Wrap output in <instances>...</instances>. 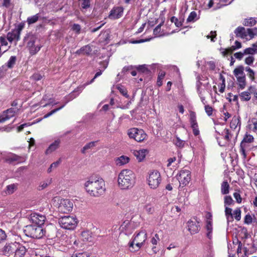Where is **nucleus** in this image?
<instances>
[{"mask_svg": "<svg viewBox=\"0 0 257 257\" xmlns=\"http://www.w3.org/2000/svg\"><path fill=\"white\" fill-rule=\"evenodd\" d=\"M253 220V218L249 214H247L245 216L244 223L246 224H251Z\"/></svg>", "mask_w": 257, "mask_h": 257, "instance_id": "nucleus-57", "label": "nucleus"}, {"mask_svg": "<svg viewBox=\"0 0 257 257\" xmlns=\"http://www.w3.org/2000/svg\"><path fill=\"white\" fill-rule=\"evenodd\" d=\"M47 101L44 105L43 107H46L50 104H52L53 105H56L58 103V102H55L54 100L51 98L49 97V96L45 95L43 96V99L41 101V103L43 104L44 101Z\"/></svg>", "mask_w": 257, "mask_h": 257, "instance_id": "nucleus-33", "label": "nucleus"}, {"mask_svg": "<svg viewBox=\"0 0 257 257\" xmlns=\"http://www.w3.org/2000/svg\"><path fill=\"white\" fill-rule=\"evenodd\" d=\"M127 135L131 139H134L138 142L144 141L147 137V135L142 129L133 127L127 131Z\"/></svg>", "mask_w": 257, "mask_h": 257, "instance_id": "nucleus-11", "label": "nucleus"}, {"mask_svg": "<svg viewBox=\"0 0 257 257\" xmlns=\"http://www.w3.org/2000/svg\"><path fill=\"white\" fill-rule=\"evenodd\" d=\"M16 249L15 251L14 257H23L27 251L25 246L18 242H16Z\"/></svg>", "mask_w": 257, "mask_h": 257, "instance_id": "nucleus-26", "label": "nucleus"}, {"mask_svg": "<svg viewBox=\"0 0 257 257\" xmlns=\"http://www.w3.org/2000/svg\"><path fill=\"white\" fill-rule=\"evenodd\" d=\"M91 236L88 231H83L81 234L80 239L86 243L87 241H90Z\"/></svg>", "mask_w": 257, "mask_h": 257, "instance_id": "nucleus-36", "label": "nucleus"}, {"mask_svg": "<svg viewBox=\"0 0 257 257\" xmlns=\"http://www.w3.org/2000/svg\"><path fill=\"white\" fill-rule=\"evenodd\" d=\"M60 140H57L52 143L45 151V154L48 155L56 150L59 147Z\"/></svg>", "mask_w": 257, "mask_h": 257, "instance_id": "nucleus-29", "label": "nucleus"}, {"mask_svg": "<svg viewBox=\"0 0 257 257\" xmlns=\"http://www.w3.org/2000/svg\"><path fill=\"white\" fill-rule=\"evenodd\" d=\"M84 187L90 196L95 197L103 195L106 190L104 180L97 176L89 178L84 184Z\"/></svg>", "mask_w": 257, "mask_h": 257, "instance_id": "nucleus-1", "label": "nucleus"}, {"mask_svg": "<svg viewBox=\"0 0 257 257\" xmlns=\"http://www.w3.org/2000/svg\"><path fill=\"white\" fill-rule=\"evenodd\" d=\"M77 223V218L73 216H66L59 219L60 226L66 229H74L76 227Z\"/></svg>", "mask_w": 257, "mask_h": 257, "instance_id": "nucleus-8", "label": "nucleus"}, {"mask_svg": "<svg viewBox=\"0 0 257 257\" xmlns=\"http://www.w3.org/2000/svg\"><path fill=\"white\" fill-rule=\"evenodd\" d=\"M20 36L21 35L17 31L13 29L8 33L7 39L8 41L11 43L13 42H15V45H16L17 42L20 40Z\"/></svg>", "mask_w": 257, "mask_h": 257, "instance_id": "nucleus-21", "label": "nucleus"}, {"mask_svg": "<svg viewBox=\"0 0 257 257\" xmlns=\"http://www.w3.org/2000/svg\"><path fill=\"white\" fill-rule=\"evenodd\" d=\"M16 60L17 58L16 56H11L7 63V66H8V67L10 68L13 67V66L16 63Z\"/></svg>", "mask_w": 257, "mask_h": 257, "instance_id": "nucleus-49", "label": "nucleus"}, {"mask_svg": "<svg viewBox=\"0 0 257 257\" xmlns=\"http://www.w3.org/2000/svg\"><path fill=\"white\" fill-rule=\"evenodd\" d=\"M82 90H83V87H79L76 90H73V91H72L68 95L66 96L65 97L64 99H65V101L62 105H61L60 107H59L58 108H55V109L52 110V111H51L50 112L48 113L47 114H45L44 116V118H46L50 116L51 115H52V114H53L54 113L56 112L57 111H58L59 110L63 108L68 102L73 100V99L76 98L77 96H78V95L82 91Z\"/></svg>", "mask_w": 257, "mask_h": 257, "instance_id": "nucleus-10", "label": "nucleus"}, {"mask_svg": "<svg viewBox=\"0 0 257 257\" xmlns=\"http://www.w3.org/2000/svg\"><path fill=\"white\" fill-rule=\"evenodd\" d=\"M229 185L227 181H223L221 184V191L222 194H227L229 193Z\"/></svg>", "mask_w": 257, "mask_h": 257, "instance_id": "nucleus-39", "label": "nucleus"}, {"mask_svg": "<svg viewBox=\"0 0 257 257\" xmlns=\"http://www.w3.org/2000/svg\"><path fill=\"white\" fill-rule=\"evenodd\" d=\"M130 161V158L126 156H121L115 160L116 165L119 166L126 164Z\"/></svg>", "mask_w": 257, "mask_h": 257, "instance_id": "nucleus-31", "label": "nucleus"}, {"mask_svg": "<svg viewBox=\"0 0 257 257\" xmlns=\"http://www.w3.org/2000/svg\"><path fill=\"white\" fill-rule=\"evenodd\" d=\"M16 242H11L6 243L1 250L3 254L8 257H14L15 251L16 249Z\"/></svg>", "mask_w": 257, "mask_h": 257, "instance_id": "nucleus-15", "label": "nucleus"}, {"mask_svg": "<svg viewBox=\"0 0 257 257\" xmlns=\"http://www.w3.org/2000/svg\"><path fill=\"white\" fill-rule=\"evenodd\" d=\"M143 209L144 211L149 214H152L154 211L153 205L150 203L143 205Z\"/></svg>", "mask_w": 257, "mask_h": 257, "instance_id": "nucleus-42", "label": "nucleus"}, {"mask_svg": "<svg viewBox=\"0 0 257 257\" xmlns=\"http://www.w3.org/2000/svg\"><path fill=\"white\" fill-rule=\"evenodd\" d=\"M208 217L207 218V220L206 222V228L207 231H212V224L211 219H210V217H211V215L210 213H208Z\"/></svg>", "mask_w": 257, "mask_h": 257, "instance_id": "nucleus-46", "label": "nucleus"}, {"mask_svg": "<svg viewBox=\"0 0 257 257\" xmlns=\"http://www.w3.org/2000/svg\"><path fill=\"white\" fill-rule=\"evenodd\" d=\"M117 87L118 90L119 91V92L123 96H124L126 98L128 97L129 96L127 94V91H126V89L124 87H123L122 86H118Z\"/></svg>", "mask_w": 257, "mask_h": 257, "instance_id": "nucleus-60", "label": "nucleus"}, {"mask_svg": "<svg viewBox=\"0 0 257 257\" xmlns=\"http://www.w3.org/2000/svg\"><path fill=\"white\" fill-rule=\"evenodd\" d=\"M254 54H248L247 57L245 58L244 62L248 65H251L254 61L255 58L254 57Z\"/></svg>", "mask_w": 257, "mask_h": 257, "instance_id": "nucleus-41", "label": "nucleus"}, {"mask_svg": "<svg viewBox=\"0 0 257 257\" xmlns=\"http://www.w3.org/2000/svg\"><path fill=\"white\" fill-rule=\"evenodd\" d=\"M80 1H81V7L82 9L85 10L90 7V0H80Z\"/></svg>", "mask_w": 257, "mask_h": 257, "instance_id": "nucleus-56", "label": "nucleus"}, {"mask_svg": "<svg viewBox=\"0 0 257 257\" xmlns=\"http://www.w3.org/2000/svg\"><path fill=\"white\" fill-rule=\"evenodd\" d=\"M245 70L247 72V76L251 80H253L254 79V72L253 70L249 67H246L245 68Z\"/></svg>", "mask_w": 257, "mask_h": 257, "instance_id": "nucleus-51", "label": "nucleus"}, {"mask_svg": "<svg viewBox=\"0 0 257 257\" xmlns=\"http://www.w3.org/2000/svg\"><path fill=\"white\" fill-rule=\"evenodd\" d=\"M160 240L159 236L158 234H155V236L151 239V243L153 245H157L158 241Z\"/></svg>", "mask_w": 257, "mask_h": 257, "instance_id": "nucleus-64", "label": "nucleus"}, {"mask_svg": "<svg viewBox=\"0 0 257 257\" xmlns=\"http://www.w3.org/2000/svg\"><path fill=\"white\" fill-rule=\"evenodd\" d=\"M24 232L27 236L34 238H41L45 233L42 226L36 224L26 226Z\"/></svg>", "mask_w": 257, "mask_h": 257, "instance_id": "nucleus-5", "label": "nucleus"}, {"mask_svg": "<svg viewBox=\"0 0 257 257\" xmlns=\"http://www.w3.org/2000/svg\"><path fill=\"white\" fill-rule=\"evenodd\" d=\"M71 257H95V256L90 252L82 251V250H74Z\"/></svg>", "mask_w": 257, "mask_h": 257, "instance_id": "nucleus-28", "label": "nucleus"}, {"mask_svg": "<svg viewBox=\"0 0 257 257\" xmlns=\"http://www.w3.org/2000/svg\"><path fill=\"white\" fill-rule=\"evenodd\" d=\"M205 110L208 116H211L212 114L213 108L209 105H205Z\"/></svg>", "mask_w": 257, "mask_h": 257, "instance_id": "nucleus-63", "label": "nucleus"}, {"mask_svg": "<svg viewBox=\"0 0 257 257\" xmlns=\"http://www.w3.org/2000/svg\"><path fill=\"white\" fill-rule=\"evenodd\" d=\"M61 163V160L59 159L58 161L55 162L51 164L49 168L47 170V172L50 173L54 169H56Z\"/></svg>", "mask_w": 257, "mask_h": 257, "instance_id": "nucleus-48", "label": "nucleus"}, {"mask_svg": "<svg viewBox=\"0 0 257 257\" xmlns=\"http://www.w3.org/2000/svg\"><path fill=\"white\" fill-rule=\"evenodd\" d=\"M200 221L196 217H193L187 222L188 230L191 234H194L200 230Z\"/></svg>", "mask_w": 257, "mask_h": 257, "instance_id": "nucleus-14", "label": "nucleus"}, {"mask_svg": "<svg viewBox=\"0 0 257 257\" xmlns=\"http://www.w3.org/2000/svg\"><path fill=\"white\" fill-rule=\"evenodd\" d=\"M16 189V186L15 184H11L7 187V193L12 194Z\"/></svg>", "mask_w": 257, "mask_h": 257, "instance_id": "nucleus-58", "label": "nucleus"}, {"mask_svg": "<svg viewBox=\"0 0 257 257\" xmlns=\"http://www.w3.org/2000/svg\"><path fill=\"white\" fill-rule=\"evenodd\" d=\"M250 128L253 132L257 131V119L255 118H253L251 119L250 121V124H249Z\"/></svg>", "mask_w": 257, "mask_h": 257, "instance_id": "nucleus-52", "label": "nucleus"}, {"mask_svg": "<svg viewBox=\"0 0 257 257\" xmlns=\"http://www.w3.org/2000/svg\"><path fill=\"white\" fill-rule=\"evenodd\" d=\"M147 237L145 230L139 232L129 243L130 250L132 252L138 250L143 245Z\"/></svg>", "mask_w": 257, "mask_h": 257, "instance_id": "nucleus-4", "label": "nucleus"}, {"mask_svg": "<svg viewBox=\"0 0 257 257\" xmlns=\"http://www.w3.org/2000/svg\"><path fill=\"white\" fill-rule=\"evenodd\" d=\"M135 175L129 169H124L118 175L117 183L121 189L126 190L132 188L135 183Z\"/></svg>", "mask_w": 257, "mask_h": 257, "instance_id": "nucleus-2", "label": "nucleus"}, {"mask_svg": "<svg viewBox=\"0 0 257 257\" xmlns=\"http://www.w3.org/2000/svg\"><path fill=\"white\" fill-rule=\"evenodd\" d=\"M223 135H224V139L228 142L231 139V136L229 132V130L228 129H225L222 132Z\"/></svg>", "mask_w": 257, "mask_h": 257, "instance_id": "nucleus-59", "label": "nucleus"}, {"mask_svg": "<svg viewBox=\"0 0 257 257\" xmlns=\"http://www.w3.org/2000/svg\"><path fill=\"white\" fill-rule=\"evenodd\" d=\"M165 76V72L163 71H160L158 74L157 79V85L159 86H161L162 85V81Z\"/></svg>", "mask_w": 257, "mask_h": 257, "instance_id": "nucleus-45", "label": "nucleus"}, {"mask_svg": "<svg viewBox=\"0 0 257 257\" xmlns=\"http://www.w3.org/2000/svg\"><path fill=\"white\" fill-rule=\"evenodd\" d=\"M177 179L180 183L179 188L181 185H182V187L186 186L191 180V172L187 170L180 171L177 176Z\"/></svg>", "mask_w": 257, "mask_h": 257, "instance_id": "nucleus-12", "label": "nucleus"}, {"mask_svg": "<svg viewBox=\"0 0 257 257\" xmlns=\"http://www.w3.org/2000/svg\"><path fill=\"white\" fill-rule=\"evenodd\" d=\"M137 70L142 73L148 72V69L146 65H139L137 67Z\"/></svg>", "mask_w": 257, "mask_h": 257, "instance_id": "nucleus-62", "label": "nucleus"}, {"mask_svg": "<svg viewBox=\"0 0 257 257\" xmlns=\"http://www.w3.org/2000/svg\"><path fill=\"white\" fill-rule=\"evenodd\" d=\"M234 33L236 37L241 38H245L247 36V34L244 28L242 27H237L235 30Z\"/></svg>", "mask_w": 257, "mask_h": 257, "instance_id": "nucleus-32", "label": "nucleus"}, {"mask_svg": "<svg viewBox=\"0 0 257 257\" xmlns=\"http://www.w3.org/2000/svg\"><path fill=\"white\" fill-rule=\"evenodd\" d=\"M190 122L193 130V133L195 136H199L200 131L199 130L198 123L196 120V114L193 111L190 112Z\"/></svg>", "mask_w": 257, "mask_h": 257, "instance_id": "nucleus-16", "label": "nucleus"}, {"mask_svg": "<svg viewBox=\"0 0 257 257\" xmlns=\"http://www.w3.org/2000/svg\"><path fill=\"white\" fill-rule=\"evenodd\" d=\"M197 17V14L195 12L193 11L192 12L189 17L187 18V22H194L196 20Z\"/></svg>", "mask_w": 257, "mask_h": 257, "instance_id": "nucleus-55", "label": "nucleus"}, {"mask_svg": "<svg viewBox=\"0 0 257 257\" xmlns=\"http://www.w3.org/2000/svg\"><path fill=\"white\" fill-rule=\"evenodd\" d=\"M233 203V200L230 196H226L224 197V206L231 205Z\"/></svg>", "mask_w": 257, "mask_h": 257, "instance_id": "nucleus-53", "label": "nucleus"}, {"mask_svg": "<svg viewBox=\"0 0 257 257\" xmlns=\"http://www.w3.org/2000/svg\"><path fill=\"white\" fill-rule=\"evenodd\" d=\"M148 153L149 151L147 149H143L139 150H134L133 154L137 158L139 162H142L144 160Z\"/></svg>", "mask_w": 257, "mask_h": 257, "instance_id": "nucleus-25", "label": "nucleus"}, {"mask_svg": "<svg viewBox=\"0 0 257 257\" xmlns=\"http://www.w3.org/2000/svg\"><path fill=\"white\" fill-rule=\"evenodd\" d=\"M176 146L179 148H183L185 144V141L181 140L180 138L177 137L175 141Z\"/></svg>", "mask_w": 257, "mask_h": 257, "instance_id": "nucleus-54", "label": "nucleus"}, {"mask_svg": "<svg viewBox=\"0 0 257 257\" xmlns=\"http://www.w3.org/2000/svg\"><path fill=\"white\" fill-rule=\"evenodd\" d=\"M101 74H102V71H101V70H100V71H99L97 72L96 73V74H95L94 77H93V78L90 80V82H87V83H85L84 84H83V85H80V86H78V87L77 88H76L74 90H77L79 87H83V89H84V88H85V87L86 86H87V85H88V84H90L92 83L94 81V79H95V78H96L97 77H98V76H100V75H101Z\"/></svg>", "mask_w": 257, "mask_h": 257, "instance_id": "nucleus-40", "label": "nucleus"}, {"mask_svg": "<svg viewBox=\"0 0 257 257\" xmlns=\"http://www.w3.org/2000/svg\"><path fill=\"white\" fill-rule=\"evenodd\" d=\"M254 87L250 86L246 91H243L239 94L241 101H247L251 98V94L253 92Z\"/></svg>", "mask_w": 257, "mask_h": 257, "instance_id": "nucleus-24", "label": "nucleus"}, {"mask_svg": "<svg viewBox=\"0 0 257 257\" xmlns=\"http://www.w3.org/2000/svg\"><path fill=\"white\" fill-rule=\"evenodd\" d=\"M123 13V8L122 7H114L110 12L108 18L111 20H115L122 17Z\"/></svg>", "mask_w": 257, "mask_h": 257, "instance_id": "nucleus-17", "label": "nucleus"}, {"mask_svg": "<svg viewBox=\"0 0 257 257\" xmlns=\"http://www.w3.org/2000/svg\"><path fill=\"white\" fill-rule=\"evenodd\" d=\"M92 51L91 46L89 45H85L81 47L76 52V54L78 55H89Z\"/></svg>", "mask_w": 257, "mask_h": 257, "instance_id": "nucleus-30", "label": "nucleus"}, {"mask_svg": "<svg viewBox=\"0 0 257 257\" xmlns=\"http://www.w3.org/2000/svg\"><path fill=\"white\" fill-rule=\"evenodd\" d=\"M257 54V44H254L252 45L251 47L247 48L243 50V51L235 53L233 56L236 59L241 60L244 56L248 54Z\"/></svg>", "mask_w": 257, "mask_h": 257, "instance_id": "nucleus-13", "label": "nucleus"}, {"mask_svg": "<svg viewBox=\"0 0 257 257\" xmlns=\"http://www.w3.org/2000/svg\"><path fill=\"white\" fill-rule=\"evenodd\" d=\"M71 241L72 242V247L74 250H82L86 246L85 243L83 242L80 238H71Z\"/></svg>", "mask_w": 257, "mask_h": 257, "instance_id": "nucleus-22", "label": "nucleus"}, {"mask_svg": "<svg viewBox=\"0 0 257 257\" xmlns=\"http://www.w3.org/2000/svg\"><path fill=\"white\" fill-rule=\"evenodd\" d=\"M240 125V120L238 117L234 116L230 122V127L232 128L235 129L237 125Z\"/></svg>", "mask_w": 257, "mask_h": 257, "instance_id": "nucleus-43", "label": "nucleus"}, {"mask_svg": "<svg viewBox=\"0 0 257 257\" xmlns=\"http://www.w3.org/2000/svg\"><path fill=\"white\" fill-rule=\"evenodd\" d=\"M256 21L254 18H249L244 20L243 24L245 26L252 27L256 24Z\"/></svg>", "mask_w": 257, "mask_h": 257, "instance_id": "nucleus-38", "label": "nucleus"}, {"mask_svg": "<svg viewBox=\"0 0 257 257\" xmlns=\"http://www.w3.org/2000/svg\"><path fill=\"white\" fill-rule=\"evenodd\" d=\"M24 40L27 42V47L30 53L33 55L37 53L42 47L37 37L31 33H29L25 37Z\"/></svg>", "mask_w": 257, "mask_h": 257, "instance_id": "nucleus-3", "label": "nucleus"}, {"mask_svg": "<svg viewBox=\"0 0 257 257\" xmlns=\"http://www.w3.org/2000/svg\"><path fill=\"white\" fill-rule=\"evenodd\" d=\"M54 202L58 204V210L62 213H67L72 210L73 204L69 199H60L59 197H55Z\"/></svg>", "mask_w": 257, "mask_h": 257, "instance_id": "nucleus-7", "label": "nucleus"}, {"mask_svg": "<svg viewBox=\"0 0 257 257\" xmlns=\"http://www.w3.org/2000/svg\"><path fill=\"white\" fill-rule=\"evenodd\" d=\"M31 218L33 223L39 226L43 225L46 220V217L44 215L38 213L32 214Z\"/></svg>", "mask_w": 257, "mask_h": 257, "instance_id": "nucleus-23", "label": "nucleus"}, {"mask_svg": "<svg viewBox=\"0 0 257 257\" xmlns=\"http://www.w3.org/2000/svg\"><path fill=\"white\" fill-rule=\"evenodd\" d=\"M225 214L228 223L233 220L232 209L230 208H228L227 206L225 207Z\"/></svg>", "mask_w": 257, "mask_h": 257, "instance_id": "nucleus-35", "label": "nucleus"}, {"mask_svg": "<svg viewBox=\"0 0 257 257\" xmlns=\"http://www.w3.org/2000/svg\"><path fill=\"white\" fill-rule=\"evenodd\" d=\"M6 153H1L5 161L8 163H12L15 162H20L21 157L14 154H9L8 156L6 155Z\"/></svg>", "mask_w": 257, "mask_h": 257, "instance_id": "nucleus-27", "label": "nucleus"}, {"mask_svg": "<svg viewBox=\"0 0 257 257\" xmlns=\"http://www.w3.org/2000/svg\"><path fill=\"white\" fill-rule=\"evenodd\" d=\"M233 216L234 217V218L237 220L239 221L241 219V210L239 208H237L235 209L233 213L232 214Z\"/></svg>", "mask_w": 257, "mask_h": 257, "instance_id": "nucleus-50", "label": "nucleus"}, {"mask_svg": "<svg viewBox=\"0 0 257 257\" xmlns=\"http://www.w3.org/2000/svg\"><path fill=\"white\" fill-rule=\"evenodd\" d=\"M134 229V224L128 220H125L121 224L119 227L121 232H123L126 235L131 234Z\"/></svg>", "mask_w": 257, "mask_h": 257, "instance_id": "nucleus-18", "label": "nucleus"}, {"mask_svg": "<svg viewBox=\"0 0 257 257\" xmlns=\"http://www.w3.org/2000/svg\"><path fill=\"white\" fill-rule=\"evenodd\" d=\"M147 182L150 188L157 189L162 182L160 173L157 170L150 171L147 176Z\"/></svg>", "mask_w": 257, "mask_h": 257, "instance_id": "nucleus-6", "label": "nucleus"}, {"mask_svg": "<svg viewBox=\"0 0 257 257\" xmlns=\"http://www.w3.org/2000/svg\"><path fill=\"white\" fill-rule=\"evenodd\" d=\"M16 110L13 108H10L4 111L0 115V123L4 122L14 116Z\"/></svg>", "mask_w": 257, "mask_h": 257, "instance_id": "nucleus-19", "label": "nucleus"}, {"mask_svg": "<svg viewBox=\"0 0 257 257\" xmlns=\"http://www.w3.org/2000/svg\"><path fill=\"white\" fill-rule=\"evenodd\" d=\"M171 21L172 23H174L175 25L177 27H180L182 25V22L179 21L177 18L174 16L171 18Z\"/></svg>", "mask_w": 257, "mask_h": 257, "instance_id": "nucleus-61", "label": "nucleus"}, {"mask_svg": "<svg viewBox=\"0 0 257 257\" xmlns=\"http://www.w3.org/2000/svg\"><path fill=\"white\" fill-rule=\"evenodd\" d=\"M164 22L158 25L154 30V35L155 37H160L163 35L161 34V26L163 24Z\"/></svg>", "mask_w": 257, "mask_h": 257, "instance_id": "nucleus-44", "label": "nucleus"}, {"mask_svg": "<svg viewBox=\"0 0 257 257\" xmlns=\"http://www.w3.org/2000/svg\"><path fill=\"white\" fill-rule=\"evenodd\" d=\"M253 137L250 135L246 134L240 144V152L241 154L245 157V148L246 147V143H250L253 141Z\"/></svg>", "mask_w": 257, "mask_h": 257, "instance_id": "nucleus-20", "label": "nucleus"}, {"mask_svg": "<svg viewBox=\"0 0 257 257\" xmlns=\"http://www.w3.org/2000/svg\"><path fill=\"white\" fill-rule=\"evenodd\" d=\"M40 17V15L39 14H37L35 15L28 17L27 20V22L29 25L33 24L38 21Z\"/></svg>", "mask_w": 257, "mask_h": 257, "instance_id": "nucleus-37", "label": "nucleus"}, {"mask_svg": "<svg viewBox=\"0 0 257 257\" xmlns=\"http://www.w3.org/2000/svg\"><path fill=\"white\" fill-rule=\"evenodd\" d=\"M52 182V179L49 178L40 183L38 187V190H42L48 187Z\"/></svg>", "mask_w": 257, "mask_h": 257, "instance_id": "nucleus-34", "label": "nucleus"}, {"mask_svg": "<svg viewBox=\"0 0 257 257\" xmlns=\"http://www.w3.org/2000/svg\"><path fill=\"white\" fill-rule=\"evenodd\" d=\"M96 142H91L86 145H85L83 148L82 149L81 152L83 154L85 153V151L88 149H90L95 146V143Z\"/></svg>", "mask_w": 257, "mask_h": 257, "instance_id": "nucleus-47", "label": "nucleus"}, {"mask_svg": "<svg viewBox=\"0 0 257 257\" xmlns=\"http://www.w3.org/2000/svg\"><path fill=\"white\" fill-rule=\"evenodd\" d=\"M244 70V67L239 65L235 68L233 71L234 75L236 78L238 87L241 89H244L246 86V79Z\"/></svg>", "mask_w": 257, "mask_h": 257, "instance_id": "nucleus-9", "label": "nucleus"}]
</instances>
